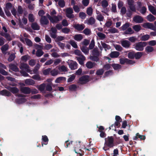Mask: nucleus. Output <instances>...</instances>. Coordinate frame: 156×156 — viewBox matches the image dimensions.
I'll return each instance as SVG.
<instances>
[{
  "instance_id": "12",
  "label": "nucleus",
  "mask_w": 156,
  "mask_h": 156,
  "mask_svg": "<svg viewBox=\"0 0 156 156\" xmlns=\"http://www.w3.org/2000/svg\"><path fill=\"white\" fill-rule=\"evenodd\" d=\"M20 68L22 70L25 69L27 72L29 73L30 72L29 67L27 64L21 62L20 65Z\"/></svg>"
},
{
  "instance_id": "2",
  "label": "nucleus",
  "mask_w": 156,
  "mask_h": 156,
  "mask_svg": "<svg viewBox=\"0 0 156 156\" xmlns=\"http://www.w3.org/2000/svg\"><path fill=\"white\" fill-rule=\"evenodd\" d=\"M147 44L146 42H139L135 44V48L137 51H142L144 50V48Z\"/></svg>"
},
{
  "instance_id": "42",
  "label": "nucleus",
  "mask_w": 156,
  "mask_h": 156,
  "mask_svg": "<svg viewBox=\"0 0 156 156\" xmlns=\"http://www.w3.org/2000/svg\"><path fill=\"white\" fill-rule=\"evenodd\" d=\"M69 43L74 48H78V46L74 40H70L69 41Z\"/></svg>"
},
{
  "instance_id": "1",
  "label": "nucleus",
  "mask_w": 156,
  "mask_h": 156,
  "mask_svg": "<svg viewBox=\"0 0 156 156\" xmlns=\"http://www.w3.org/2000/svg\"><path fill=\"white\" fill-rule=\"evenodd\" d=\"M47 16L50 22L53 23H57L62 19V16L60 15L51 16L49 14H47Z\"/></svg>"
},
{
  "instance_id": "45",
  "label": "nucleus",
  "mask_w": 156,
  "mask_h": 156,
  "mask_svg": "<svg viewBox=\"0 0 156 156\" xmlns=\"http://www.w3.org/2000/svg\"><path fill=\"white\" fill-rule=\"evenodd\" d=\"M99 56L96 55H93L90 56V60L95 62H98L99 60V58L98 57Z\"/></svg>"
},
{
  "instance_id": "40",
  "label": "nucleus",
  "mask_w": 156,
  "mask_h": 156,
  "mask_svg": "<svg viewBox=\"0 0 156 156\" xmlns=\"http://www.w3.org/2000/svg\"><path fill=\"white\" fill-rule=\"evenodd\" d=\"M28 19L29 21L30 22H33L35 19L34 15L31 13H30L29 14Z\"/></svg>"
},
{
  "instance_id": "60",
  "label": "nucleus",
  "mask_w": 156,
  "mask_h": 156,
  "mask_svg": "<svg viewBox=\"0 0 156 156\" xmlns=\"http://www.w3.org/2000/svg\"><path fill=\"white\" fill-rule=\"evenodd\" d=\"M58 69L59 70L62 72H66L67 71V68L64 66H62L58 67Z\"/></svg>"
},
{
  "instance_id": "8",
  "label": "nucleus",
  "mask_w": 156,
  "mask_h": 156,
  "mask_svg": "<svg viewBox=\"0 0 156 156\" xmlns=\"http://www.w3.org/2000/svg\"><path fill=\"white\" fill-rule=\"evenodd\" d=\"M142 26L145 28L149 29L154 30H155L156 29V28L154 25L150 23H144L143 24Z\"/></svg>"
},
{
  "instance_id": "6",
  "label": "nucleus",
  "mask_w": 156,
  "mask_h": 156,
  "mask_svg": "<svg viewBox=\"0 0 156 156\" xmlns=\"http://www.w3.org/2000/svg\"><path fill=\"white\" fill-rule=\"evenodd\" d=\"M89 77L88 76H83L79 78L78 83L81 84L86 83L89 81Z\"/></svg>"
},
{
  "instance_id": "44",
  "label": "nucleus",
  "mask_w": 156,
  "mask_h": 156,
  "mask_svg": "<svg viewBox=\"0 0 156 156\" xmlns=\"http://www.w3.org/2000/svg\"><path fill=\"white\" fill-rule=\"evenodd\" d=\"M111 66L115 70H118L120 69L121 66L119 64L113 63L111 64Z\"/></svg>"
},
{
  "instance_id": "62",
  "label": "nucleus",
  "mask_w": 156,
  "mask_h": 156,
  "mask_svg": "<svg viewBox=\"0 0 156 156\" xmlns=\"http://www.w3.org/2000/svg\"><path fill=\"white\" fill-rule=\"evenodd\" d=\"M51 69L48 68L46 69L43 70L42 73L44 75H48L49 73H50Z\"/></svg>"
},
{
  "instance_id": "33",
  "label": "nucleus",
  "mask_w": 156,
  "mask_h": 156,
  "mask_svg": "<svg viewBox=\"0 0 156 156\" xmlns=\"http://www.w3.org/2000/svg\"><path fill=\"white\" fill-rule=\"evenodd\" d=\"M30 56L28 55L23 56L21 58V62H26L30 59Z\"/></svg>"
},
{
  "instance_id": "36",
  "label": "nucleus",
  "mask_w": 156,
  "mask_h": 156,
  "mask_svg": "<svg viewBox=\"0 0 156 156\" xmlns=\"http://www.w3.org/2000/svg\"><path fill=\"white\" fill-rule=\"evenodd\" d=\"M147 20L150 22H152L155 19V17L151 14L148 15L146 17Z\"/></svg>"
},
{
  "instance_id": "50",
  "label": "nucleus",
  "mask_w": 156,
  "mask_h": 156,
  "mask_svg": "<svg viewBox=\"0 0 156 156\" xmlns=\"http://www.w3.org/2000/svg\"><path fill=\"white\" fill-rule=\"evenodd\" d=\"M32 78L34 80L38 81H40L43 80L38 74L34 75L32 77Z\"/></svg>"
},
{
  "instance_id": "35",
  "label": "nucleus",
  "mask_w": 156,
  "mask_h": 156,
  "mask_svg": "<svg viewBox=\"0 0 156 156\" xmlns=\"http://www.w3.org/2000/svg\"><path fill=\"white\" fill-rule=\"evenodd\" d=\"M86 66L88 69H91L94 66V63L90 61L86 63Z\"/></svg>"
},
{
  "instance_id": "32",
  "label": "nucleus",
  "mask_w": 156,
  "mask_h": 156,
  "mask_svg": "<svg viewBox=\"0 0 156 156\" xmlns=\"http://www.w3.org/2000/svg\"><path fill=\"white\" fill-rule=\"evenodd\" d=\"M32 28L34 30H38L40 29V26L36 23H33L31 25Z\"/></svg>"
},
{
  "instance_id": "64",
  "label": "nucleus",
  "mask_w": 156,
  "mask_h": 156,
  "mask_svg": "<svg viewBox=\"0 0 156 156\" xmlns=\"http://www.w3.org/2000/svg\"><path fill=\"white\" fill-rule=\"evenodd\" d=\"M52 47V46L50 44H45L44 49V50H49Z\"/></svg>"
},
{
  "instance_id": "37",
  "label": "nucleus",
  "mask_w": 156,
  "mask_h": 156,
  "mask_svg": "<svg viewBox=\"0 0 156 156\" xmlns=\"http://www.w3.org/2000/svg\"><path fill=\"white\" fill-rule=\"evenodd\" d=\"M81 50L85 55H87L89 53V49L86 47L82 46L81 48Z\"/></svg>"
},
{
  "instance_id": "49",
  "label": "nucleus",
  "mask_w": 156,
  "mask_h": 156,
  "mask_svg": "<svg viewBox=\"0 0 156 156\" xmlns=\"http://www.w3.org/2000/svg\"><path fill=\"white\" fill-rule=\"evenodd\" d=\"M58 5L61 8H63L65 5V2L64 0H58Z\"/></svg>"
},
{
  "instance_id": "58",
  "label": "nucleus",
  "mask_w": 156,
  "mask_h": 156,
  "mask_svg": "<svg viewBox=\"0 0 156 156\" xmlns=\"http://www.w3.org/2000/svg\"><path fill=\"white\" fill-rule=\"evenodd\" d=\"M142 55L143 53L141 52H137L135 53V57L136 59H139L142 56Z\"/></svg>"
},
{
  "instance_id": "46",
  "label": "nucleus",
  "mask_w": 156,
  "mask_h": 156,
  "mask_svg": "<svg viewBox=\"0 0 156 156\" xmlns=\"http://www.w3.org/2000/svg\"><path fill=\"white\" fill-rule=\"evenodd\" d=\"M104 70L103 69H98L96 73V74L98 76L102 75L103 74Z\"/></svg>"
},
{
  "instance_id": "54",
  "label": "nucleus",
  "mask_w": 156,
  "mask_h": 156,
  "mask_svg": "<svg viewBox=\"0 0 156 156\" xmlns=\"http://www.w3.org/2000/svg\"><path fill=\"white\" fill-rule=\"evenodd\" d=\"M101 6L103 8H105L108 5V3L106 0H103L101 2Z\"/></svg>"
},
{
  "instance_id": "48",
  "label": "nucleus",
  "mask_w": 156,
  "mask_h": 156,
  "mask_svg": "<svg viewBox=\"0 0 156 156\" xmlns=\"http://www.w3.org/2000/svg\"><path fill=\"white\" fill-rule=\"evenodd\" d=\"M134 33V31L131 28H129L125 31L124 34H131Z\"/></svg>"
},
{
  "instance_id": "9",
  "label": "nucleus",
  "mask_w": 156,
  "mask_h": 156,
  "mask_svg": "<svg viewBox=\"0 0 156 156\" xmlns=\"http://www.w3.org/2000/svg\"><path fill=\"white\" fill-rule=\"evenodd\" d=\"M50 31V34L51 37L54 38H56L57 37L56 33L57 32L56 28L55 27H52L51 28Z\"/></svg>"
},
{
  "instance_id": "27",
  "label": "nucleus",
  "mask_w": 156,
  "mask_h": 156,
  "mask_svg": "<svg viewBox=\"0 0 156 156\" xmlns=\"http://www.w3.org/2000/svg\"><path fill=\"white\" fill-rule=\"evenodd\" d=\"M0 94L2 95L9 96L11 95V94L6 90H4L0 91Z\"/></svg>"
},
{
  "instance_id": "55",
  "label": "nucleus",
  "mask_w": 156,
  "mask_h": 156,
  "mask_svg": "<svg viewBox=\"0 0 156 156\" xmlns=\"http://www.w3.org/2000/svg\"><path fill=\"white\" fill-rule=\"evenodd\" d=\"M26 99L24 98H19L16 100V102L19 104H22L26 102Z\"/></svg>"
},
{
  "instance_id": "16",
  "label": "nucleus",
  "mask_w": 156,
  "mask_h": 156,
  "mask_svg": "<svg viewBox=\"0 0 156 156\" xmlns=\"http://www.w3.org/2000/svg\"><path fill=\"white\" fill-rule=\"evenodd\" d=\"M74 27L76 30L80 31L84 29L85 26L83 24H75L73 26Z\"/></svg>"
},
{
  "instance_id": "25",
  "label": "nucleus",
  "mask_w": 156,
  "mask_h": 156,
  "mask_svg": "<svg viewBox=\"0 0 156 156\" xmlns=\"http://www.w3.org/2000/svg\"><path fill=\"white\" fill-rule=\"evenodd\" d=\"M46 87V84L45 83H43L42 84L37 85L36 87L37 88L41 91L44 92V90Z\"/></svg>"
},
{
  "instance_id": "17",
  "label": "nucleus",
  "mask_w": 156,
  "mask_h": 156,
  "mask_svg": "<svg viewBox=\"0 0 156 156\" xmlns=\"http://www.w3.org/2000/svg\"><path fill=\"white\" fill-rule=\"evenodd\" d=\"M79 63L82 65L84 64V61L86 59L85 57L83 55L76 57Z\"/></svg>"
},
{
  "instance_id": "39",
  "label": "nucleus",
  "mask_w": 156,
  "mask_h": 156,
  "mask_svg": "<svg viewBox=\"0 0 156 156\" xmlns=\"http://www.w3.org/2000/svg\"><path fill=\"white\" fill-rule=\"evenodd\" d=\"M0 34L1 35V36L5 37L8 41H9L12 40L10 36L9 35V34L7 33H0Z\"/></svg>"
},
{
  "instance_id": "31",
  "label": "nucleus",
  "mask_w": 156,
  "mask_h": 156,
  "mask_svg": "<svg viewBox=\"0 0 156 156\" xmlns=\"http://www.w3.org/2000/svg\"><path fill=\"white\" fill-rule=\"evenodd\" d=\"M108 33L115 34L119 33L118 30L115 27H111L108 30Z\"/></svg>"
},
{
  "instance_id": "30",
  "label": "nucleus",
  "mask_w": 156,
  "mask_h": 156,
  "mask_svg": "<svg viewBox=\"0 0 156 156\" xmlns=\"http://www.w3.org/2000/svg\"><path fill=\"white\" fill-rule=\"evenodd\" d=\"M40 67V65L39 64H37L35 67L33 71H30L29 72L30 74H36L37 73V71Z\"/></svg>"
},
{
  "instance_id": "41",
  "label": "nucleus",
  "mask_w": 156,
  "mask_h": 156,
  "mask_svg": "<svg viewBox=\"0 0 156 156\" xmlns=\"http://www.w3.org/2000/svg\"><path fill=\"white\" fill-rule=\"evenodd\" d=\"M65 80V78L63 77H58L55 80V82L56 83H60L62 81Z\"/></svg>"
},
{
  "instance_id": "13",
  "label": "nucleus",
  "mask_w": 156,
  "mask_h": 156,
  "mask_svg": "<svg viewBox=\"0 0 156 156\" xmlns=\"http://www.w3.org/2000/svg\"><path fill=\"white\" fill-rule=\"evenodd\" d=\"M96 20L93 17H91L88 19L86 20L84 22V23L87 24L89 25H93L95 24Z\"/></svg>"
},
{
  "instance_id": "14",
  "label": "nucleus",
  "mask_w": 156,
  "mask_h": 156,
  "mask_svg": "<svg viewBox=\"0 0 156 156\" xmlns=\"http://www.w3.org/2000/svg\"><path fill=\"white\" fill-rule=\"evenodd\" d=\"M20 90L22 93L25 94H29L31 92L30 88L27 87H21Z\"/></svg>"
},
{
  "instance_id": "53",
  "label": "nucleus",
  "mask_w": 156,
  "mask_h": 156,
  "mask_svg": "<svg viewBox=\"0 0 156 156\" xmlns=\"http://www.w3.org/2000/svg\"><path fill=\"white\" fill-rule=\"evenodd\" d=\"M113 46L115 49L118 51H121L123 49L122 47L119 45L114 44Z\"/></svg>"
},
{
  "instance_id": "4",
  "label": "nucleus",
  "mask_w": 156,
  "mask_h": 156,
  "mask_svg": "<svg viewBox=\"0 0 156 156\" xmlns=\"http://www.w3.org/2000/svg\"><path fill=\"white\" fill-rule=\"evenodd\" d=\"M69 67L72 70H74L77 68L78 64L75 61L71 60H69L66 62Z\"/></svg>"
},
{
  "instance_id": "21",
  "label": "nucleus",
  "mask_w": 156,
  "mask_h": 156,
  "mask_svg": "<svg viewBox=\"0 0 156 156\" xmlns=\"http://www.w3.org/2000/svg\"><path fill=\"white\" fill-rule=\"evenodd\" d=\"M96 32L98 36L100 39L104 40L106 38V35L105 34L97 31H96Z\"/></svg>"
},
{
  "instance_id": "63",
  "label": "nucleus",
  "mask_w": 156,
  "mask_h": 156,
  "mask_svg": "<svg viewBox=\"0 0 156 156\" xmlns=\"http://www.w3.org/2000/svg\"><path fill=\"white\" fill-rule=\"evenodd\" d=\"M135 52L133 51L129 52L128 54V57L130 59L134 58L135 57Z\"/></svg>"
},
{
  "instance_id": "26",
  "label": "nucleus",
  "mask_w": 156,
  "mask_h": 156,
  "mask_svg": "<svg viewBox=\"0 0 156 156\" xmlns=\"http://www.w3.org/2000/svg\"><path fill=\"white\" fill-rule=\"evenodd\" d=\"M59 74L58 70L56 69H54L52 70H50V74L52 76H55Z\"/></svg>"
},
{
  "instance_id": "61",
  "label": "nucleus",
  "mask_w": 156,
  "mask_h": 156,
  "mask_svg": "<svg viewBox=\"0 0 156 156\" xmlns=\"http://www.w3.org/2000/svg\"><path fill=\"white\" fill-rule=\"evenodd\" d=\"M92 53L93 55H96L97 56H99L100 53L98 51L97 48H94L92 51Z\"/></svg>"
},
{
  "instance_id": "51",
  "label": "nucleus",
  "mask_w": 156,
  "mask_h": 156,
  "mask_svg": "<svg viewBox=\"0 0 156 156\" xmlns=\"http://www.w3.org/2000/svg\"><path fill=\"white\" fill-rule=\"evenodd\" d=\"M150 36L149 35L146 34L142 36L141 37V40L142 41H146L147 40L150 38Z\"/></svg>"
},
{
  "instance_id": "3",
  "label": "nucleus",
  "mask_w": 156,
  "mask_h": 156,
  "mask_svg": "<svg viewBox=\"0 0 156 156\" xmlns=\"http://www.w3.org/2000/svg\"><path fill=\"white\" fill-rule=\"evenodd\" d=\"M66 13V16L69 19H73L74 18L75 16L73 14V10L72 8L69 7L64 10Z\"/></svg>"
},
{
  "instance_id": "10",
  "label": "nucleus",
  "mask_w": 156,
  "mask_h": 156,
  "mask_svg": "<svg viewBox=\"0 0 156 156\" xmlns=\"http://www.w3.org/2000/svg\"><path fill=\"white\" fill-rule=\"evenodd\" d=\"M133 20L136 23H140L143 22L144 19L141 16L136 15L133 17Z\"/></svg>"
},
{
  "instance_id": "38",
  "label": "nucleus",
  "mask_w": 156,
  "mask_h": 156,
  "mask_svg": "<svg viewBox=\"0 0 156 156\" xmlns=\"http://www.w3.org/2000/svg\"><path fill=\"white\" fill-rule=\"evenodd\" d=\"M78 87L75 84H72L69 86V91H75Z\"/></svg>"
},
{
  "instance_id": "57",
  "label": "nucleus",
  "mask_w": 156,
  "mask_h": 156,
  "mask_svg": "<svg viewBox=\"0 0 156 156\" xmlns=\"http://www.w3.org/2000/svg\"><path fill=\"white\" fill-rule=\"evenodd\" d=\"M129 26V24L128 23H126L122 26L120 28L123 30H126Z\"/></svg>"
},
{
  "instance_id": "7",
  "label": "nucleus",
  "mask_w": 156,
  "mask_h": 156,
  "mask_svg": "<svg viewBox=\"0 0 156 156\" xmlns=\"http://www.w3.org/2000/svg\"><path fill=\"white\" fill-rule=\"evenodd\" d=\"M120 63L121 64H133L134 63V62L127 58H121L119 59Z\"/></svg>"
},
{
  "instance_id": "24",
  "label": "nucleus",
  "mask_w": 156,
  "mask_h": 156,
  "mask_svg": "<svg viewBox=\"0 0 156 156\" xmlns=\"http://www.w3.org/2000/svg\"><path fill=\"white\" fill-rule=\"evenodd\" d=\"M148 8L150 11L154 15H156V12L155 11L156 8L152 6L151 5L148 6Z\"/></svg>"
},
{
  "instance_id": "47",
  "label": "nucleus",
  "mask_w": 156,
  "mask_h": 156,
  "mask_svg": "<svg viewBox=\"0 0 156 156\" xmlns=\"http://www.w3.org/2000/svg\"><path fill=\"white\" fill-rule=\"evenodd\" d=\"M83 33L86 35H89L91 34L90 29L88 28H86L83 31Z\"/></svg>"
},
{
  "instance_id": "52",
  "label": "nucleus",
  "mask_w": 156,
  "mask_h": 156,
  "mask_svg": "<svg viewBox=\"0 0 156 156\" xmlns=\"http://www.w3.org/2000/svg\"><path fill=\"white\" fill-rule=\"evenodd\" d=\"M23 12V9L21 6H18L17 10V15L22 14Z\"/></svg>"
},
{
  "instance_id": "29",
  "label": "nucleus",
  "mask_w": 156,
  "mask_h": 156,
  "mask_svg": "<svg viewBox=\"0 0 156 156\" xmlns=\"http://www.w3.org/2000/svg\"><path fill=\"white\" fill-rule=\"evenodd\" d=\"M9 68L12 70L15 71L17 72L19 71V68H18L17 66L13 64H10L9 65Z\"/></svg>"
},
{
  "instance_id": "59",
  "label": "nucleus",
  "mask_w": 156,
  "mask_h": 156,
  "mask_svg": "<svg viewBox=\"0 0 156 156\" xmlns=\"http://www.w3.org/2000/svg\"><path fill=\"white\" fill-rule=\"evenodd\" d=\"M15 55L14 54H11L8 59V60L9 62H11L13 61L15 58Z\"/></svg>"
},
{
  "instance_id": "18",
  "label": "nucleus",
  "mask_w": 156,
  "mask_h": 156,
  "mask_svg": "<svg viewBox=\"0 0 156 156\" xmlns=\"http://www.w3.org/2000/svg\"><path fill=\"white\" fill-rule=\"evenodd\" d=\"M5 88L14 94L17 93L19 91V90L16 87H8Z\"/></svg>"
},
{
  "instance_id": "34",
  "label": "nucleus",
  "mask_w": 156,
  "mask_h": 156,
  "mask_svg": "<svg viewBox=\"0 0 156 156\" xmlns=\"http://www.w3.org/2000/svg\"><path fill=\"white\" fill-rule=\"evenodd\" d=\"M93 9L91 7H88L86 10V13L89 16H91L93 14Z\"/></svg>"
},
{
  "instance_id": "15",
  "label": "nucleus",
  "mask_w": 156,
  "mask_h": 156,
  "mask_svg": "<svg viewBox=\"0 0 156 156\" xmlns=\"http://www.w3.org/2000/svg\"><path fill=\"white\" fill-rule=\"evenodd\" d=\"M122 45L124 48H128L130 47V43L128 41L125 40L120 41Z\"/></svg>"
},
{
  "instance_id": "5",
  "label": "nucleus",
  "mask_w": 156,
  "mask_h": 156,
  "mask_svg": "<svg viewBox=\"0 0 156 156\" xmlns=\"http://www.w3.org/2000/svg\"><path fill=\"white\" fill-rule=\"evenodd\" d=\"M105 145L110 147L114 146L113 138L112 137H108L105 139Z\"/></svg>"
},
{
  "instance_id": "43",
  "label": "nucleus",
  "mask_w": 156,
  "mask_h": 156,
  "mask_svg": "<svg viewBox=\"0 0 156 156\" xmlns=\"http://www.w3.org/2000/svg\"><path fill=\"white\" fill-rule=\"evenodd\" d=\"M133 28L134 30L138 32L141 30V27L139 25H136L133 27Z\"/></svg>"
},
{
  "instance_id": "56",
  "label": "nucleus",
  "mask_w": 156,
  "mask_h": 156,
  "mask_svg": "<svg viewBox=\"0 0 156 156\" xmlns=\"http://www.w3.org/2000/svg\"><path fill=\"white\" fill-rule=\"evenodd\" d=\"M43 51L41 50H38L37 51L36 55L38 57H41L44 54Z\"/></svg>"
},
{
  "instance_id": "28",
  "label": "nucleus",
  "mask_w": 156,
  "mask_h": 156,
  "mask_svg": "<svg viewBox=\"0 0 156 156\" xmlns=\"http://www.w3.org/2000/svg\"><path fill=\"white\" fill-rule=\"evenodd\" d=\"M25 83L27 85H33L35 83V81L31 79H28L25 80Z\"/></svg>"
},
{
  "instance_id": "23",
  "label": "nucleus",
  "mask_w": 156,
  "mask_h": 156,
  "mask_svg": "<svg viewBox=\"0 0 156 156\" xmlns=\"http://www.w3.org/2000/svg\"><path fill=\"white\" fill-rule=\"evenodd\" d=\"M9 47V45L7 44L2 46L1 48V50L2 53L4 54H6V51L8 50Z\"/></svg>"
},
{
  "instance_id": "11",
  "label": "nucleus",
  "mask_w": 156,
  "mask_h": 156,
  "mask_svg": "<svg viewBox=\"0 0 156 156\" xmlns=\"http://www.w3.org/2000/svg\"><path fill=\"white\" fill-rule=\"evenodd\" d=\"M80 143V142H79V143H78L77 142H76V147H75L74 149V151L76 153H77V156H82V154L81 153V149H78V147H80V145L79 144V143Z\"/></svg>"
},
{
  "instance_id": "20",
  "label": "nucleus",
  "mask_w": 156,
  "mask_h": 156,
  "mask_svg": "<svg viewBox=\"0 0 156 156\" xmlns=\"http://www.w3.org/2000/svg\"><path fill=\"white\" fill-rule=\"evenodd\" d=\"M120 53L117 51H112L109 54V56L112 58H117L119 55Z\"/></svg>"
},
{
  "instance_id": "19",
  "label": "nucleus",
  "mask_w": 156,
  "mask_h": 156,
  "mask_svg": "<svg viewBox=\"0 0 156 156\" xmlns=\"http://www.w3.org/2000/svg\"><path fill=\"white\" fill-rule=\"evenodd\" d=\"M40 23L42 25H47L49 23V21L45 16H43L41 19Z\"/></svg>"
},
{
  "instance_id": "22",
  "label": "nucleus",
  "mask_w": 156,
  "mask_h": 156,
  "mask_svg": "<svg viewBox=\"0 0 156 156\" xmlns=\"http://www.w3.org/2000/svg\"><path fill=\"white\" fill-rule=\"evenodd\" d=\"M73 38L76 41H79L83 39V36L81 34H76L73 36Z\"/></svg>"
}]
</instances>
